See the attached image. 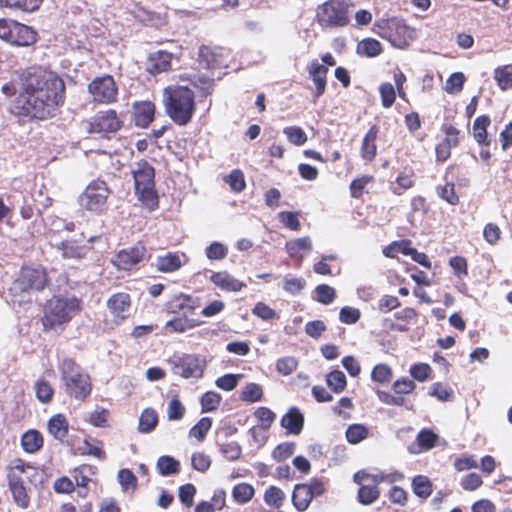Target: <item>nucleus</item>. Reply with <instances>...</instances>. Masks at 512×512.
<instances>
[{
    "label": "nucleus",
    "instance_id": "nucleus-27",
    "mask_svg": "<svg viewBox=\"0 0 512 512\" xmlns=\"http://www.w3.org/2000/svg\"><path fill=\"white\" fill-rule=\"evenodd\" d=\"M210 281L218 288L227 292H238L246 287V284L234 278L227 271L212 272Z\"/></svg>",
    "mask_w": 512,
    "mask_h": 512
},
{
    "label": "nucleus",
    "instance_id": "nucleus-41",
    "mask_svg": "<svg viewBox=\"0 0 512 512\" xmlns=\"http://www.w3.org/2000/svg\"><path fill=\"white\" fill-rule=\"evenodd\" d=\"M78 451L82 456H93L100 461L106 459V452L103 449V442L101 440H95V444H92L89 438H85L83 446L79 447Z\"/></svg>",
    "mask_w": 512,
    "mask_h": 512
},
{
    "label": "nucleus",
    "instance_id": "nucleus-9",
    "mask_svg": "<svg viewBox=\"0 0 512 512\" xmlns=\"http://www.w3.org/2000/svg\"><path fill=\"white\" fill-rule=\"evenodd\" d=\"M123 126V114L112 108L98 111L85 122V129L88 134L97 135L103 139H110Z\"/></svg>",
    "mask_w": 512,
    "mask_h": 512
},
{
    "label": "nucleus",
    "instance_id": "nucleus-13",
    "mask_svg": "<svg viewBox=\"0 0 512 512\" xmlns=\"http://www.w3.org/2000/svg\"><path fill=\"white\" fill-rule=\"evenodd\" d=\"M148 259L150 254L145 243L138 241L134 246L119 250L111 262L118 270L131 271Z\"/></svg>",
    "mask_w": 512,
    "mask_h": 512
},
{
    "label": "nucleus",
    "instance_id": "nucleus-44",
    "mask_svg": "<svg viewBox=\"0 0 512 512\" xmlns=\"http://www.w3.org/2000/svg\"><path fill=\"white\" fill-rule=\"evenodd\" d=\"M96 467L90 464H82L76 467L73 471V478L75 484L80 488L88 489L91 481L90 475L95 474Z\"/></svg>",
    "mask_w": 512,
    "mask_h": 512
},
{
    "label": "nucleus",
    "instance_id": "nucleus-43",
    "mask_svg": "<svg viewBox=\"0 0 512 512\" xmlns=\"http://www.w3.org/2000/svg\"><path fill=\"white\" fill-rule=\"evenodd\" d=\"M158 424V414L153 408H146L139 417L138 430L141 433L152 432Z\"/></svg>",
    "mask_w": 512,
    "mask_h": 512
},
{
    "label": "nucleus",
    "instance_id": "nucleus-36",
    "mask_svg": "<svg viewBox=\"0 0 512 512\" xmlns=\"http://www.w3.org/2000/svg\"><path fill=\"white\" fill-rule=\"evenodd\" d=\"M285 249L291 258H298V259L302 260L303 256L300 255V252L301 251H311L312 250V242H311L310 237H308V236L292 239V240L286 242Z\"/></svg>",
    "mask_w": 512,
    "mask_h": 512
},
{
    "label": "nucleus",
    "instance_id": "nucleus-55",
    "mask_svg": "<svg viewBox=\"0 0 512 512\" xmlns=\"http://www.w3.org/2000/svg\"><path fill=\"white\" fill-rule=\"evenodd\" d=\"M221 401L222 397L219 393L214 391L205 392L200 399L202 412L207 413L217 410Z\"/></svg>",
    "mask_w": 512,
    "mask_h": 512
},
{
    "label": "nucleus",
    "instance_id": "nucleus-5",
    "mask_svg": "<svg viewBox=\"0 0 512 512\" xmlns=\"http://www.w3.org/2000/svg\"><path fill=\"white\" fill-rule=\"evenodd\" d=\"M22 473L28 475L29 484L36 485L42 482V472L38 467L21 458L12 460L7 467L8 487L12 493L13 500L18 507L27 509L30 506L31 500L26 486L21 483Z\"/></svg>",
    "mask_w": 512,
    "mask_h": 512
},
{
    "label": "nucleus",
    "instance_id": "nucleus-60",
    "mask_svg": "<svg viewBox=\"0 0 512 512\" xmlns=\"http://www.w3.org/2000/svg\"><path fill=\"white\" fill-rule=\"evenodd\" d=\"M252 314L264 321H272L279 318L277 312L264 302H257L252 308Z\"/></svg>",
    "mask_w": 512,
    "mask_h": 512
},
{
    "label": "nucleus",
    "instance_id": "nucleus-30",
    "mask_svg": "<svg viewBox=\"0 0 512 512\" xmlns=\"http://www.w3.org/2000/svg\"><path fill=\"white\" fill-rule=\"evenodd\" d=\"M379 134V127L374 124L372 125L367 133L365 134L361 148H360V154L361 157L367 161L372 162L377 155V145L376 140Z\"/></svg>",
    "mask_w": 512,
    "mask_h": 512
},
{
    "label": "nucleus",
    "instance_id": "nucleus-19",
    "mask_svg": "<svg viewBox=\"0 0 512 512\" xmlns=\"http://www.w3.org/2000/svg\"><path fill=\"white\" fill-rule=\"evenodd\" d=\"M56 249L61 252L65 259L81 260L86 257L90 247L85 242V237L80 235L79 238L65 239L56 244Z\"/></svg>",
    "mask_w": 512,
    "mask_h": 512
},
{
    "label": "nucleus",
    "instance_id": "nucleus-29",
    "mask_svg": "<svg viewBox=\"0 0 512 512\" xmlns=\"http://www.w3.org/2000/svg\"><path fill=\"white\" fill-rule=\"evenodd\" d=\"M490 124L491 118L489 115L483 114L475 118L472 126V135L478 145L485 147L490 146L491 138L487 131Z\"/></svg>",
    "mask_w": 512,
    "mask_h": 512
},
{
    "label": "nucleus",
    "instance_id": "nucleus-31",
    "mask_svg": "<svg viewBox=\"0 0 512 512\" xmlns=\"http://www.w3.org/2000/svg\"><path fill=\"white\" fill-rule=\"evenodd\" d=\"M131 306V297L128 293L125 292H118L113 294L109 297L107 300V307L109 308L110 312L116 317L121 320H124L126 318V315L124 314L126 311L129 310Z\"/></svg>",
    "mask_w": 512,
    "mask_h": 512
},
{
    "label": "nucleus",
    "instance_id": "nucleus-63",
    "mask_svg": "<svg viewBox=\"0 0 512 512\" xmlns=\"http://www.w3.org/2000/svg\"><path fill=\"white\" fill-rule=\"evenodd\" d=\"M254 416L264 430H268L276 418L275 413L268 407L257 408L254 412Z\"/></svg>",
    "mask_w": 512,
    "mask_h": 512
},
{
    "label": "nucleus",
    "instance_id": "nucleus-35",
    "mask_svg": "<svg viewBox=\"0 0 512 512\" xmlns=\"http://www.w3.org/2000/svg\"><path fill=\"white\" fill-rule=\"evenodd\" d=\"M375 182L373 175L364 174L353 179L349 185L350 196L354 199H362L364 193Z\"/></svg>",
    "mask_w": 512,
    "mask_h": 512
},
{
    "label": "nucleus",
    "instance_id": "nucleus-61",
    "mask_svg": "<svg viewBox=\"0 0 512 512\" xmlns=\"http://www.w3.org/2000/svg\"><path fill=\"white\" fill-rule=\"evenodd\" d=\"M298 367V361L293 356L281 357L276 361V370L283 376L292 374Z\"/></svg>",
    "mask_w": 512,
    "mask_h": 512
},
{
    "label": "nucleus",
    "instance_id": "nucleus-11",
    "mask_svg": "<svg viewBox=\"0 0 512 512\" xmlns=\"http://www.w3.org/2000/svg\"><path fill=\"white\" fill-rule=\"evenodd\" d=\"M325 491L324 482L318 478H312L306 483L296 484L292 492V504L297 511L304 512L308 509L313 498L323 495Z\"/></svg>",
    "mask_w": 512,
    "mask_h": 512
},
{
    "label": "nucleus",
    "instance_id": "nucleus-32",
    "mask_svg": "<svg viewBox=\"0 0 512 512\" xmlns=\"http://www.w3.org/2000/svg\"><path fill=\"white\" fill-rule=\"evenodd\" d=\"M47 430L54 439L63 442L69 433L67 417L62 413L51 416L47 422Z\"/></svg>",
    "mask_w": 512,
    "mask_h": 512
},
{
    "label": "nucleus",
    "instance_id": "nucleus-1",
    "mask_svg": "<svg viewBox=\"0 0 512 512\" xmlns=\"http://www.w3.org/2000/svg\"><path fill=\"white\" fill-rule=\"evenodd\" d=\"M17 75L20 90L13 102V113L29 121L54 117L65 102L63 79L40 66L22 69Z\"/></svg>",
    "mask_w": 512,
    "mask_h": 512
},
{
    "label": "nucleus",
    "instance_id": "nucleus-50",
    "mask_svg": "<svg viewBox=\"0 0 512 512\" xmlns=\"http://www.w3.org/2000/svg\"><path fill=\"white\" fill-rule=\"evenodd\" d=\"M157 469L162 476L180 472V463L171 456H161L157 461Z\"/></svg>",
    "mask_w": 512,
    "mask_h": 512
},
{
    "label": "nucleus",
    "instance_id": "nucleus-4",
    "mask_svg": "<svg viewBox=\"0 0 512 512\" xmlns=\"http://www.w3.org/2000/svg\"><path fill=\"white\" fill-rule=\"evenodd\" d=\"M82 310L81 300L76 296H53L43 306L40 319L43 331L63 329Z\"/></svg>",
    "mask_w": 512,
    "mask_h": 512
},
{
    "label": "nucleus",
    "instance_id": "nucleus-42",
    "mask_svg": "<svg viewBox=\"0 0 512 512\" xmlns=\"http://www.w3.org/2000/svg\"><path fill=\"white\" fill-rule=\"evenodd\" d=\"M255 495L254 487L246 482L238 483L232 488V498L240 505L248 503Z\"/></svg>",
    "mask_w": 512,
    "mask_h": 512
},
{
    "label": "nucleus",
    "instance_id": "nucleus-20",
    "mask_svg": "<svg viewBox=\"0 0 512 512\" xmlns=\"http://www.w3.org/2000/svg\"><path fill=\"white\" fill-rule=\"evenodd\" d=\"M328 71V67L319 63L317 59H313L307 66L308 77L315 86L312 93L314 101L326 91Z\"/></svg>",
    "mask_w": 512,
    "mask_h": 512
},
{
    "label": "nucleus",
    "instance_id": "nucleus-54",
    "mask_svg": "<svg viewBox=\"0 0 512 512\" xmlns=\"http://www.w3.org/2000/svg\"><path fill=\"white\" fill-rule=\"evenodd\" d=\"M314 294V299L323 305L333 303L336 298V290L328 284H320L316 286Z\"/></svg>",
    "mask_w": 512,
    "mask_h": 512
},
{
    "label": "nucleus",
    "instance_id": "nucleus-37",
    "mask_svg": "<svg viewBox=\"0 0 512 512\" xmlns=\"http://www.w3.org/2000/svg\"><path fill=\"white\" fill-rule=\"evenodd\" d=\"M36 399L42 404H49L53 401L55 390L53 385L41 377L34 383Z\"/></svg>",
    "mask_w": 512,
    "mask_h": 512
},
{
    "label": "nucleus",
    "instance_id": "nucleus-12",
    "mask_svg": "<svg viewBox=\"0 0 512 512\" xmlns=\"http://www.w3.org/2000/svg\"><path fill=\"white\" fill-rule=\"evenodd\" d=\"M110 190L103 180L91 181L80 195L81 205L89 211L102 212L107 203Z\"/></svg>",
    "mask_w": 512,
    "mask_h": 512
},
{
    "label": "nucleus",
    "instance_id": "nucleus-21",
    "mask_svg": "<svg viewBox=\"0 0 512 512\" xmlns=\"http://www.w3.org/2000/svg\"><path fill=\"white\" fill-rule=\"evenodd\" d=\"M198 307L197 300L191 295L179 293L174 295L166 303V311L168 314L174 315H187L191 316L194 314Z\"/></svg>",
    "mask_w": 512,
    "mask_h": 512
},
{
    "label": "nucleus",
    "instance_id": "nucleus-14",
    "mask_svg": "<svg viewBox=\"0 0 512 512\" xmlns=\"http://www.w3.org/2000/svg\"><path fill=\"white\" fill-rule=\"evenodd\" d=\"M392 74L396 88H394L390 82H383L379 86L381 105L386 109L393 106L397 96L408 102V96L405 90V83L407 81L406 75L399 67H395Z\"/></svg>",
    "mask_w": 512,
    "mask_h": 512
},
{
    "label": "nucleus",
    "instance_id": "nucleus-45",
    "mask_svg": "<svg viewBox=\"0 0 512 512\" xmlns=\"http://www.w3.org/2000/svg\"><path fill=\"white\" fill-rule=\"evenodd\" d=\"M380 489L371 483L361 485L357 492V500L362 505H370L380 497Z\"/></svg>",
    "mask_w": 512,
    "mask_h": 512
},
{
    "label": "nucleus",
    "instance_id": "nucleus-47",
    "mask_svg": "<svg viewBox=\"0 0 512 512\" xmlns=\"http://www.w3.org/2000/svg\"><path fill=\"white\" fill-rule=\"evenodd\" d=\"M494 79L498 87L506 91L512 88V64L497 67L494 70Z\"/></svg>",
    "mask_w": 512,
    "mask_h": 512
},
{
    "label": "nucleus",
    "instance_id": "nucleus-57",
    "mask_svg": "<svg viewBox=\"0 0 512 512\" xmlns=\"http://www.w3.org/2000/svg\"><path fill=\"white\" fill-rule=\"evenodd\" d=\"M263 388L257 383H249L241 392V400L248 403H255L262 399Z\"/></svg>",
    "mask_w": 512,
    "mask_h": 512
},
{
    "label": "nucleus",
    "instance_id": "nucleus-10",
    "mask_svg": "<svg viewBox=\"0 0 512 512\" xmlns=\"http://www.w3.org/2000/svg\"><path fill=\"white\" fill-rule=\"evenodd\" d=\"M92 101L99 105H110L118 101L119 88L110 74L95 77L87 86Z\"/></svg>",
    "mask_w": 512,
    "mask_h": 512
},
{
    "label": "nucleus",
    "instance_id": "nucleus-18",
    "mask_svg": "<svg viewBox=\"0 0 512 512\" xmlns=\"http://www.w3.org/2000/svg\"><path fill=\"white\" fill-rule=\"evenodd\" d=\"M20 283L24 290H43L49 282L47 273L42 267L23 266L20 272Z\"/></svg>",
    "mask_w": 512,
    "mask_h": 512
},
{
    "label": "nucleus",
    "instance_id": "nucleus-59",
    "mask_svg": "<svg viewBox=\"0 0 512 512\" xmlns=\"http://www.w3.org/2000/svg\"><path fill=\"white\" fill-rule=\"evenodd\" d=\"M279 221L283 224V226L292 231H299L301 229V224L299 221V212L293 211H281L278 214Z\"/></svg>",
    "mask_w": 512,
    "mask_h": 512
},
{
    "label": "nucleus",
    "instance_id": "nucleus-56",
    "mask_svg": "<svg viewBox=\"0 0 512 512\" xmlns=\"http://www.w3.org/2000/svg\"><path fill=\"white\" fill-rule=\"evenodd\" d=\"M212 419L209 417L201 418L194 426L189 430V436L197 439L198 441H203L211 429Z\"/></svg>",
    "mask_w": 512,
    "mask_h": 512
},
{
    "label": "nucleus",
    "instance_id": "nucleus-39",
    "mask_svg": "<svg viewBox=\"0 0 512 512\" xmlns=\"http://www.w3.org/2000/svg\"><path fill=\"white\" fill-rule=\"evenodd\" d=\"M413 493L422 499L429 498L433 493V484L425 475H416L411 482Z\"/></svg>",
    "mask_w": 512,
    "mask_h": 512
},
{
    "label": "nucleus",
    "instance_id": "nucleus-24",
    "mask_svg": "<svg viewBox=\"0 0 512 512\" xmlns=\"http://www.w3.org/2000/svg\"><path fill=\"white\" fill-rule=\"evenodd\" d=\"M172 58V53L163 50L151 53L147 59V72L154 76L168 72L171 69Z\"/></svg>",
    "mask_w": 512,
    "mask_h": 512
},
{
    "label": "nucleus",
    "instance_id": "nucleus-38",
    "mask_svg": "<svg viewBox=\"0 0 512 512\" xmlns=\"http://www.w3.org/2000/svg\"><path fill=\"white\" fill-rule=\"evenodd\" d=\"M397 186L393 188L392 192L395 195H401L404 191L411 189L415 186V172L411 167H405L395 180Z\"/></svg>",
    "mask_w": 512,
    "mask_h": 512
},
{
    "label": "nucleus",
    "instance_id": "nucleus-16",
    "mask_svg": "<svg viewBox=\"0 0 512 512\" xmlns=\"http://www.w3.org/2000/svg\"><path fill=\"white\" fill-rule=\"evenodd\" d=\"M394 394L388 391H377L379 400L387 405L402 406L405 403L403 395H408L414 392L416 384L413 380L407 377H401L395 380L392 384Z\"/></svg>",
    "mask_w": 512,
    "mask_h": 512
},
{
    "label": "nucleus",
    "instance_id": "nucleus-22",
    "mask_svg": "<svg viewBox=\"0 0 512 512\" xmlns=\"http://www.w3.org/2000/svg\"><path fill=\"white\" fill-rule=\"evenodd\" d=\"M38 34L32 27L15 21L6 42L14 46L27 47L36 43Z\"/></svg>",
    "mask_w": 512,
    "mask_h": 512
},
{
    "label": "nucleus",
    "instance_id": "nucleus-3",
    "mask_svg": "<svg viewBox=\"0 0 512 512\" xmlns=\"http://www.w3.org/2000/svg\"><path fill=\"white\" fill-rule=\"evenodd\" d=\"M58 370L65 395L70 399L85 402L93 389L90 374L70 357H65L59 362Z\"/></svg>",
    "mask_w": 512,
    "mask_h": 512
},
{
    "label": "nucleus",
    "instance_id": "nucleus-46",
    "mask_svg": "<svg viewBox=\"0 0 512 512\" xmlns=\"http://www.w3.org/2000/svg\"><path fill=\"white\" fill-rule=\"evenodd\" d=\"M43 0H0V3L10 9L23 12H34L38 10Z\"/></svg>",
    "mask_w": 512,
    "mask_h": 512
},
{
    "label": "nucleus",
    "instance_id": "nucleus-17",
    "mask_svg": "<svg viewBox=\"0 0 512 512\" xmlns=\"http://www.w3.org/2000/svg\"><path fill=\"white\" fill-rule=\"evenodd\" d=\"M172 372L185 379L200 378L204 372V365L198 356L184 354L173 362Z\"/></svg>",
    "mask_w": 512,
    "mask_h": 512
},
{
    "label": "nucleus",
    "instance_id": "nucleus-53",
    "mask_svg": "<svg viewBox=\"0 0 512 512\" xmlns=\"http://www.w3.org/2000/svg\"><path fill=\"white\" fill-rule=\"evenodd\" d=\"M437 195L450 205L456 206L460 203L459 196L455 190V184L453 182H448L444 185H438L436 187Z\"/></svg>",
    "mask_w": 512,
    "mask_h": 512
},
{
    "label": "nucleus",
    "instance_id": "nucleus-64",
    "mask_svg": "<svg viewBox=\"0 0 512 512\" xmlns=\"http://www.w3.org/2000/svg\"><path fill=\"white\" fill-rule=\"evenodd\" d=\"M502 237V231L500 227L495 223H487L483 228V238L484 240L492 245L495 246L499 243Z\"/></svg>",
    "mask_w": 512,
    "mask_h": 512
},
{
    "label": "nucleus",
    "instance_id": "nucleus-25",
    "mask_svg": "<svg viewBox=\"0 0 512 512\" xmlns=\"http://www.w3.org/2000/svg\"><path fill=\"white\" fill-rule=\"evenodd\" d=\"M280 424L287 434L299 435L304 427V415L299 408L291 407L282 416Z\"/></svg>",
    "mask_w": 512,
    "mask_h": 512
},
{
    "label": "nucleus",
    "instance_id": "nucleus-34",
    "mask_svg": "<svg viewBox=\"0 0 512 512\" xmlns=\"http://www.w3.org/2000/svg\"><path fill=\"white\" fill-rule=\"evenodd\" d=\"M44 438L36 429H30L21 436V446L29 454H34L42 449Z\"/></svg>",
    "mask_w": 512,
    "mask_h": 512
},
{
    "label": "nucleus",
    "instance_id": "nucleus-40",
    "mask_svg": "<svg viewBox=\"0 0 512 512\" xmlns=\"http://www.w3.org/2000/svg\"><path fill=\"white\" fill-rule=\"evenodd\" d=\"M411 249L412 241L410 239L396 240L383 248V254L388 258H396L399 253L409 256Z\"/></svg>",
    "mask_w": 512,
    "mask_h": 512
},
{
    "label": "nucleus",
    "instance_id": "nucleus-51",
    "mask_svg": "<svg viewBox=\"0 0 512 512\" xmlns=\"http://www.w3.org/2000/svg\"><path fill=\"white\" fill-rule=\"evenodd\" d=\"M285 493L277 486H269L264 492V501L268 506L280 508L285 501Z\"/></svg>",
    "mask_w": 512,
    "mask_h": 512
},
{
    "label": "nucleus",
    "instance_id": "nucleus-6",
    "mask_svg": "<svg viewBox=\"0 0 512 512\" xmlns=\"http://www.w3.org/2000/svg\"><path fill=\"white\" fill-rule=\"evenodd\" d=\"M135 194L138 200L150 211L159 207V197L155 188V169L147 160H140L132 171Z\"/></svg>",
    "mask_w": 512,
    "mask_h": 512
},
{
    "label": "nucleus",
    "instance_id": "nucleus-48",
    "mask_svg": "<svg viewBox=\"0 0 512 512\" xmlns=\"http://www.w3.org/2000/svg\"><path fill=\"white\" fill-rule=\"evenodd\" d=\"M357 51L359 54L367 57H376L382 53L383 47L378 40L374 38H365L359 42Z\"/></svg>",
    "mask_w": 512,
    "mask_h": 512
},
{
    "label": "nucleus",
    "instance_id": "nucleus-7",
    "mask_svg": "<svg viewBox=\"0 0 512 512\" xmlns=\"http://www.w3.org/2000/svg\"><path fill=\"white\" fill-rule=\"evenodd\" d=\"M351 0H327L316 9V21L323 29L343 28L350 23Z\"/></svg>",
    "mask_w": 512,
    "mask_h": 512
},
{
    "label": "nucleus",
    "instance_id": "nucleus-33",
    "mask_svg": "<svg viewBox=\"0 0 512 512\" xmlns=\"http://www.w3.org/2000/svg\"><path fill=\"white\" fill-rule=\"evenodd\" d=\"M182 257H185V254L177 252H168L165 255L158 256L156 261L157 271L172 273L179 270L183 266Z\"/></svg>",
    "mask_w": 512,
    "mask_h": 512
},
{
    "label": "nucleus",
    "instance_id": "nucleus-26",
    "mask_svg": "<svg viewBox=\"0 0 512 512\" xmlns=\"http://www.w3.org/2000/svg\"><path fill=\"white\" fill-rule=\"evenodd\" d=\"M439 436L430 428L421 429L415 441L409 447L411 453H422L433 449L438 442Z\"/></svg>",
    "mask_w": 512,
    "mask_h": 512
},
{
    "label": "nucleus",
    "instance_id": "nucleus-49",
    "mask_svg": "<svg viewBox=\"0 0 512 512\" xmlns=\"http://www.w3.org/2000/svg\"><path fill=\"white\" fill-rule=\"evenodd\" d=\"M369 428L364 424H351L346 430V439L350 444H358L368 438Z\"/></svg>",
    "mask_w": 512,
    "mask_h": 512
},
{
    "label": "nucleus",
    "instance_id": "nucleus-28",
    "mask_svg": "<svg viewBox=\"0 0 512 512\" xmlns=\"http://www.w3.org/2000/svg\"><path fill=\"white\" fill-rule=\"evenodd\" d=\"M202 324V321L189 317L187 315H176L166 322L164 329L165 334L185 333L188 330L194 329Z\"/></svg>",
    "mask_w": 512,
    "mask_h": 512
},
{
    "label": "nucleus",
    "instance_id": "nucleus-52",
    "mask_svg": "<svg viewBox=\"0 0 512 512\" xmlns=\"http://www.w3.org/2000/svg\"><path fill=\"white\" fill-rule=\"evenodd\" d=\"M224 181L234 193H240L246 188L244 173L240 169L232 170L224 177Z\"/></svg>",
    "mask_w": 512,
    "mask_h": 512
},
{
    "label": "nucleus",
    "instance_id": "nucleus-58",
    "mask_svg": "<svg viewBox=\"0 0 512 512\" xmlns=\"http://www.w3.org/2000/svg\"><path fill=\"white\" fill-rule=\"evenodd\" d=\"M327 385L335 392H342L347 385L346 377L342 371L334 370L326 377Z\"/></svg>",
    "mask_w": 512,
    "mask_h": 512
},
{
    "label": "nucleus",
    "instance_id": "nucleus-23",
    "mask_svg": "<svg viewBox=\"0 0 512 512\" xmlns=\"http://www.w3.org/2000/svg\"><path fill=\"white\" fill-rule=\"evenodd\" d=\"M156 106L152 101H139L133 104L135 126L147 128L154 121Z\"/></svg>",
    "mask_w": 512,
    "mask_h": 512
},
{
    "label": "nucleus",
    "instance_id": "nucleus-2",
    "mask_svg": "<svg viewBox=\"0 0 512 512\" xmlns=\"http://www.w3.org/2000/svg\"><path fill=\"white\" fill-rule=\"evenodd\" d=\"M162 103L166 115L177 126L191 123L197 111L196 94L187 85L172 84L163 88Z\"/></svg>",
    "mask_w": 512,
    "mask_h": 512
},
{
    "label": "nucleus",
    "instance_id": "nucleus-62",
    "mask_svg": "<svg viewBox=\"0 0 512 512\" xmlns=\"http://www.w3.org/2000/svg\"><path fill=\"white\" fill-rule=\"evenodd\" d=\"M392 376H393L392 369L387 364H383V363H380V364H377L376 366H374L372 373H371L372 380L374 382L381 383V384L390 382V380L392 379Z\"/></svg>",
    "mask_w": 512,
    "mask_h": 512
},
{
    "label": "nucleus",
    "instance_id": "nucleus-8",
    "mask_svg": "<svg viewBox=\"0 0 512 512\" xmlns=\"http://www.w3.org/2000/svg\"><path fill=\"white\" fill-rule=\"evenodd\" d=\"M374 32L400 49L408 47L415 39V30L397 17L377 20L374 23Z\"/></svg>",
    "mask_w": 512,
    "mask_h": 512
},
{
    "label": "nucleus",
    "instance_id": "nucleus-15",
    "mask_svg": "<svg viewBox=\"0 0 512 512\" xmlns=\"http://www.w3.org/2000/svg\"><path fill=\"white\" fill-rule=\"evenodd\" d=\"M228 58V52L219 46L202 45L198 51L199 65L209 70L228 67Z\"/></svg>",
    "mask_w": 512,
    "mask_h": 512
}]
</instances>
